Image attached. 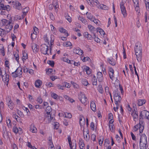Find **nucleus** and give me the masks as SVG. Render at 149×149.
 <instances>
[{"mask_svg": "<svg viewBox=\"0 0 149 149\" xmlns=\"http://www.w3.org/2000/svg\"><path fill=\"white\" fill-rule=\"evenodd\" d=\"M109 127L111 131L112 132H113L114 131L113 128H114V125H109Z\"/></svg>", "mask_w": 149, "mask_h": 149, "instance_id": "55", "label": "nucleus"}, {"mask_svg": "<svg viewBox=\"0 0 149 149\" xmlns=\"http://www.w3.org/2000/svg\"><path fill=\"white\" fill-rule=\"evenodd\" d=\"M65 116L68 118H71L72 117V115L70 113H67L65 114Z\"/></svg>", "mask_w": 149, "mask_h": 149, "instance_id": "63", "label": "nucleus"}, {"mask_svg": "<svg viewBox=\"0 0 149 149\" xmlns=\"http://www.w3.org/2000/svg\"><path fill=\"white\" fill-rule=\"evenodd\" d=\"M84 70L86 72V74H87L89 75L91 73V70L90 69L89 67L86 66L85 68H84Z\"/></svg>", "mask_w": 149, "mask_h": 149, "instance_id": "30", "label": "nucleus"}, {"mask_svg": "<svg viewBox=\"0 0 149 149\" xmlns=\"http://www.w3.org/2000/svg\"><path fill=\"white\" fill-rule=\"evenodd\" d=\"M18 114L21 117H24V115L23 113L20 111L18 110L17 111Z\"/></svg>", "mask_w": 149, "mask_h": 149, "instance_id": "53", "label": "nucleus"}, {"mask_svg": "<svg viewBox=\"0 0 149 149\" xmlns=\"http://www.w3.org/2000/svg\"><path fill=\"white\" fill-rule=\"evenodd\" d=\"M12 74L13 75V77L14 78H15L18 76H19L20 75L18 74L15 71L14 72H13L12 73Z\"/></svg>", "mask_w": 149, "mask_h": 149, "instance_id": "48", "label": "nucleus"}, {"mask_svg": "<svg viewBox=\"0 0 149 149\" xmlns=\"http://www.w3.org/2000/svg\"><path fill=\"white\" fill-rule=\"evenodd\" d=\"M63 86L65 87L69 88L70 87V85L69 83L64 82L63 83Z\"/></svg>", "mask_w": 149, "mask_h": 149, "instance_id": "54", "label": "nucleus"}, {"mask_svg": "<svg viewBox=\"0 0 149 149\" xmlns=\"http://www.w3.org/2000/svg\"><path fill=\"white\" fill-rule=\"evenodd\" d=\"M147 142L146 141L144 143L143 141H140V149H146L147 148Z\"/></svg>", "mask_w": 149, "mask_h": 149, "instance_id": "9", "label": "nucleus"}, {"mask_svg": "<svg viewBox=\"0 0 149 149\" xmlns=\"http://www.w3.org/2000/svg\"><path fill=\"white\" fill-rule=\"evenodd\" d=\"M58 3L57 2H56L54 4H51L49 6V9H52L54 8V9H56L57 8H58Z\"/></svg>", "mask_w": 149, "mask_h": 149, "instance_id": "10", "label": "nucleus"}, {"mask_svg": "<svg viewBox=\"0 0 149 149\" xmlns=\"http://www.w3.org/2000/svg\"><path fill=\"white\" fill-rule=\"evenodd\" d=\"M63 45L64 46L66 47L71 46H72V44L71 42L69 41L66 42H65L63 43Z\"/></svg>", "mask_w": 149, "mask_h": 149, "instance_id": "39", "label": "nucleus"}, {"mask_svg": "<svg viewBox=\"0 0 149 149\" xmlns=\"http://www.w3.org/2000/svg\"><path fill=\"white\" fill-rule=\"evenodd\" d=\"M14 5V8L17 9H22L21 4L18 2L13 1L12 2Z\"/></svg>", "mask_w": 149, "mask_h": 149, "instance_id": "8", "label": "nucleus"}, {"mask_svg": "<svg viewBox=\"0 0 149 149\" xmlns=\"http://www.w3.org/2000/svg\"><path fill=\"white\" fill-rule=\"evenodd\" d=\"M41 51L42 52L45 54H47V52L48 50V47L45 44H43L41 46Z\"/></svg>", "mask_w": 149, "mask_h": 149, "instance_id": "5", "label": "nucleus"}, {"mask_svg": "<svg viewBox=\"0 0 149 149\" xmlns=\"http://www.w3.org/2000/svg\"><path fill=\"white\" fill-rule=\"evenodd\" d=\"M45 116L46 118H47L49 122H50L51 120L53 119V116L52 115L51 113H46L45 114Z\"/></svg>", "mask_w": 149, "mask_h": 149, "instance_id": "17", "label": "nucleus"}, {"mask_svg": "<svg viewBox=\"0 0 149 149\" xmlns=\"http://www.w3.org/2000/svg\"><path fill=\"white\" fill-rule=\"evenodd\" d=\"M47 63L50 65L52 67L54 66V63L53 61L48 60L47 61Z\"/></svg>", "mask_w": 149, "mask_h": 149, "instance_id": "43", "label": "nucleus"}, {"mask_svg": "<svg viewBox=\"0 0 149 149\" xmlns=\"http://www.w3.org/2000/svg\"><path fill=\"white\" fill-rule=\"evenodd\" d=\"M78 98L81 102L85 105L86 104L87 99L85 94L83 92H80Z\"/></svg>", "mask_w": 149, "mask_h": 149, "instance_id": "3", "label": "nucleus"}, {"mask_svg": "<svg viewBox=\"0 0 149 149\" xmlns=\"http://www.w3.org/2000/svg\"><path fill=\"white\" fill-rule=\"evenodd\" d=\"M90 127L91 130H94L95 124L94 123L92 122L91 123L90 125Z\"/></svg>", "mask_w": 149, "mask_h": 149, "instance_id": "62", "label": "nucleus"}, {"mask_svg": "<svg viewBox=\"0 0 149 149\" xmlns=\"http://www.w3.org/2000/svg\"><path fill=\"white\" fill-rule=\"evenodd\" d=\"M63 60L64 62H66L69 63H70L71 64L72 63L71 62H73V61H71V60L68 59V58L66 57H63Z\"/></svg>", "mask_w": 149, "mask_h": 149, "instance_id": "35", "label": "nucleus"}, {"mask_svg": "<svg viewBox=\"0 0 149 149\" xmlns=\"http://www.w3.org/2000/svg\"><path fill=\"white\" fill-rule=\"evenodd\" d=\"M68 139L69 142V143L70 145L71 149H73V146H72V143L71 141V139L70 136H68Z\"/></svg>", "mask_w": 149, "mask_h": 149, "instance_id": "36", "label": "nucleus"}, {"mask_svg": "<svg viewBox=\"0 0 149 149\" xmlns=\"http://www.w3.org/2000/svg\"><path fill=\"white\" fill-rule=\"evenodd\" d=\"M1 77L2 78L3 81L5 82L6 84L7 85L8 84V82L9 81V76L8 75L6 71L5 72V73L3 75H2Z\"/></svg>", "mask_w": 149, "mask_h": 149, "instance_id": "4", "label": "nucleus"}, {"mask_svg": "<svg viewBox=\"0 0 149 149\" xmlns=\"http://www.w3.org/2000/svg\"><path fill=\"white\" fill-rule=\"evenodd\" d=\"M146 101L144 100H139L138 101L137 104L139 106H141L146 103Z\"/></svg>", "mask_w": 149, "mask_h": 149, "instance_id": "28", "label": "nucleus"}, {"mask_svg": "<svg viewBox=\"0 0 149 149\" xmlns=\"http://www.w3.org/2000/svg\"><path fill=\"white\" fill-rule=\"evenodd\" d=\"M23 56L22 57V60L24 61V60L25 61L26 59L28 58L27 54L25 52L23 53Z\"/></svg>", "mask_w": 149, "mask_h": 149, "instance_id": "44", "label": "nucleus"}, {"mask_svg": "<svg viewBox=\"0 0 149 149\" xmlns=\"http://www.w3.org/2000/svg\"><path fill=\"white\" fill-rule=\"evenodd\" d=\"M78 19L81 21L84 24H86L87 22L86 20L83 17H81L80 16H79V17H78Z\"/></svg>", "mask_w": 149, "mask_h": 149, "instance_id": "34", "label": "nucleus"}, {"mask_svg": "<svg viewBox=\"0 0 149 149\" xmlns=\"http://www.w3.org/2000/svg\"><path fill=\"white\" fill-rule=\"evenodd\" d=\"M6 123L8 127H11L12 126V123L10 119H8L7 120Z\"/></svg>", "mask_w": 149, "mask_h": 149, "instance_id": "41", "label": "nucleus"}, {"mask_svg": "<svg viewBox=\"0 0 149 149\" xmlns=\"http://www.w3.org/2000/svg\"><path fill=\"white\" fill-rule=\"evenodd\" d=\"M141 124V123H140V121H139V124H137L134 126V127L136 129L134 130L135 131H136L137 130L139 129V127H140Z\"/></svg>", "mask_w": 149, "mask_h": 149, "instance_id": "51", "label": "nucleus"}, {"mask_svg": "<svg viewBox=\"0 0 149 149\" xmlns=\"http://www.w3.org/2000/svg\"><path fill=\"white\" fill-rule=\"evenodd\" d=\"M122 14L124 17H125L127 15L126 10H121Z\"/></svg>", "mask_w": 149, "mask_h": 149, "instance_id": "58", "label": "nucleus"}, {"mask_svg": "<svg viewBox=\"0 0 149 149\" xmlns=\"http://www.w3.org/2000/svg\"><path fill=\"white\" fill-rule=\"evenodd\" d=\"M73 52L74 53L78 54L80 56L83 53V51L82 50L80 49L79 50L76 48L74 49Z\"/></svg>", "mask_w": 149, "mask_h": 149, "instance_id": "15", "label": "nucleus"}, {"mask_svg": "<svg viewBox=\"0 0 149 149\" xmlns=\"http://www.w3.org/2000/svg\"><path fill=\"white\" fill-rule=\"evenodd\" d=\"M140 141H143L144 143L147 141V138L144 134H142L141 135Z\"/></svg>", "mask_w": 149, "mask_h": 149, "instance_id": "20", "label": "nucleus"}, {"mask_svg": "<svg viewBox=\"0 0 149 149\" xmlns=\"http://www.w3.org/2000/svg\"><path fill=\"white\" fill-rule=\"evenodd\" d=\"M32 48L34 52H37L39 50L38 47L37 45L34 44L32 46Z\"/></svg>", "mask_w": 149, "mask_h": 149, "instance_id": "19", "label": "nucleus"}, {"mask_svg": "<svg viewBox=\"0 0 149 149\" xmlns=\"http://www.w3.org/2000/svg\"><path fill=\"white\" fill-rule=\"evenodd\" d=\"M44 39L45 42H47L48 44H49V41L48 40V38L47 37V35H45L44 36Z\"/></svg>", "mask_w": 149, "mask_h": 149, "instance_id": "50", "label": "nucleus"}, {"mask_svg": "<svg viewBox=\"0 0 149 149\" xmlns=\"http://www.w3.org/2000/svg\"><path fill=\"white\" fill-rule=\"evenodd\" d=\"M13 18L15 20L17 21L21 19V18L20 16L17 15H15V17H13Z\"/></svg>", "mask_w": 149, "mask_h": 149, "instance_id": "56", "label": "nucleus"}, {"mask_svg": "<svg viewBox=\"0 0 149 149\" xmlns=\"http://www.w3.org/2000/svg\"><path fill=\"white\" fill-rule=\"evenodd\" d=\"M86 14L87 16V18L91 21H93V16L90 13L87 12L86 13Z\"/></svg>", "mask_w": 149, "mask_h": 149, "instance_id": "26", "label": "nucleus"}, {"mask_svg": "<svg viewBox=\"0 0 149 149\" xmlns=\"http://www.w3.org/2000/svg\"><path fill=\"white\" fill-rule=\"evenodd\" d=\"M141 124L140 127H139V132L140 133H142L143 132V130L144 129V126L143 124V122H141Z\"/></svg>", "mask_w": 149, "mask_h": 149, "instance_id": "38", "label": "nucleus"}, {"mask_svg": "<svg viewBox=\"0 0 149 149\" xmlns=\"http://www.w3.org/2000/svg\"><path fill=\"white\" fill-rule=\"evenodd\" d=\"M97 32H99L101 35H104L105 33L103 30L100 28H97Z\"/></svg>", "mask_w": 149, "mask_h": 149, "instance_id": "33", "label": "nucleus"}, {"mask_svg": "<svg viewBox=\"0 0 149 149\" xmlns=\"http://www.w3.org/2000/svg\"><path fill=\"white\" fill-rule=\"evenodd\" d=\"M8 105L9 108L11 109H13L14 108V104L11 99H9L8 102Z\"/></svg>", "mask_w": 149, "mask_h": 149, "instance_id": "14", "label": "nucleus"}, {"mask_svg": "<svg viewBox=\"0 0 149 149\" xmlns=\"http://www.w3.org/2000/svg\"><path fill=\"white\" fill-rule=\"evenodd\" d=\"M51 29L52 31L53 32V33L54 34H55L56 33V28L53 25H51Z\"/></svg>", "mask_w": 149, "mask_h": 149, "instance_id": "40", "label": "nucleus"}, {"mask_svg": "<svg viewBox=\"0 0 149 149\" xmlns=\"http://www.w3.org/2000/svg\"><path fill=\"white\" fill-rule=\"evenodd\" d=\"M134 3V6L135 9L139 8V0H132Z\"/></svg>", "mask_w": 149, "mask_h": 149, "instance_id": "24", "label": "nucleus"}, {"mask_svg": "<svg viewBox=\"0 0 149 149\" xmlns=\"http://www.w3.org/2000/svg\"><path fill=\"white\" fill-rule=\"evenodd\" d=\"M88 28L89 30L93 33H95L94 31H95V28L91 25H89L88 26Z\"/></svg>", "mask_w": 149, "mask_h": 149, "instance_id": "29", "label": "nucleus"}, {"mask_svg": "<svg viewBox=\"0 0 149 149\" xmlns=\"http://www.w3.org/2000/svg\"><path fill=\"white\" fill-rule=\"evenodd\" d=\"M45 85L48 87H52L54 86V84L50 82H46Z\"/></svg>", "mask_w": 149, "mask_h": 149, "instance_id": "46", "label": "nucleus"}, {"mask_svg": "<svg viewBox=\"0 0 149 149\" xmlns=\"http://www.w3.org/2000/svg\"><path fill=\"white\" fill-rule=\"evenodd\" d=\"M90 107L91 109L94 111H96V105L95 102L93 101L91 102Z\"/></svg>", "mask_w": 149, "mask_h": 149, "instance_id": "22", "label": "nucleus"}, {"mask_svg": "<svg viewBox=\"0 0 149 149\" xmlns=\"http://www.w3.org/2000/svg\"><path fill=\"white\" fill-rule=\"evenodd\" d=\"M36 35L35 34V33L34 32H33V33H31V38L32 40L33 39H34L36 37Z\"/></svg>", "mask_w": 149, "mask_h": 149, "instance_id": "52", "label": "nucleus"}, {"mask_svg": "<svg viewBox=\"0 0 149 149\" xmlns=\"http://www.w3.org/2000/svg\"><path fill=\"white\" fill-rule=\"evenodd\" d=\"M6 34H5L4 30L0 28V36L2 38H4Z\"/></svg>", "mask_w": 149, "mask_h": 149, "instance_id": "31", "label": "nucleus"}, {"mask_svg": "<svg viewBox=\"0 0 149 149\" xmlns=\"http://www.w3.org/2000/svg\"><path fill=\"white\" fill-rule=\"evenodd\" d=\"M15 72L18 74L20 76L22 74V68L21 67H19L15 70Z\"/></svg>", "mask_w": 149, "mask_h": 149, "instance_id": "25", "label": "nucleus"}, {"mask_svg": "<svg viewBox=\"0 0 149 149\" xmlns=\"http://www.w3.org/2000/svg\"><path fill=\"white\" fill-rule=\"evenodd\" d=\"M57 86L59 89H61L62 90L64 89V86H61L59 84H58L57 85Z\"/></svg>", "mask_w": 149, "mask_h": 149, "instance_id": "60", "label": "nucleus"}, {"mask_svg": "<svg viewBox=\"0 0 149 149\" xmlns=\"http://www.w3.org/2000/svg\"><path fill=\"white\" fill-rule=\"evenodd\" d=\"M79 146H84L85 145L83 142V141L82 139H79Z\"/></svg>", "mask_w": 149, "mask_h": 149, "instance_id": "47", "label": "nucleus"}, {"mask_svg": "<svg viewBox=\"0 0 149 149\" xmlns=\"http://www.w3.org/2000/svg\"><path fill=\"white\" fill-rule=\"evenodd\" d=\"M14 56L15 57V60L18 62H19V56L18 54L16 53L14 54Z\"/></svg>", "mask_w": 149, "mask_h": 149, "instance_id": "61", "label": "nucleus"}, {"mask_svg": "<svg viewBox=\"0 0 149 149\" xmlns=\"http://www.w3.org/2000/svg\"><path fill=\"white\" fill-rule=\"evenodd\" d=\"M42 84V81L40 79L37 80L35 83V86L36 87L38 88H39L40 87Z\"/></svg>", "mask_w": 149, "mask_h": 149, "instance_id": "16", "label": "nucleus"}, {"mask_svg": "<svg viewBox=\"0 0 149 149\" xmlns=\"http://www.w3.org/2000/svg\"><path fill=\"white\" fill-rule=\"evenodd\" d=\"M134 51L137 60L139 62L141 61L142 56V50L141 45L140 43H137L136 44Z\"/></svg>", "mask_w": 149, "mask_h": 149, "instance_id": "2", "label": "nucleus"}, {"mask_svg": "<svg viewBox=\"0 0 149 149\" xmlns=\"http://www.w3.org/2000/svg\"><path fill=\"white\" fill-rule=\"evenodd\" d=\"M113 98L115 104L116 106V109L119 108L120 104L121 103V98L120 94L118 89L114 90L113 92Z\"/></svg>", "mask_w": 149, "mask_h": 149, "instance_id": "1", "label": "nucleus"}, {"mask_svg": "<svg viewBox=\"0 0 149 149\" xmlns=\"http://www.w3.org/2000/svg\"><path fill=\"white\" fill-rule=\"evenodd\" d=\"M63 97L65 99L67 100H68L71 102L72 103L74 102V100L73 99L71 98L70 97L66 95H64Z\"/></svg>", "mask_w": 149, "mask_h": 149, "instance_id": "27", "label": "nucleus"}, {"mask_svg": "<svg viewBox=\"0 0 149 149\" xmlns=\"http://www.w3.org/2000/svg\"><path fill=\"white\" fill-rule=\"evenodd\" d=\"M83 36L88 40H91L92 38V36L87 32H85L83 33Z\"/></svg>", "mask_w": 149, "mask_h": 149, "instance_id": "18", "label": "nucleus"}, {"mask_svg": "<svg viewBox=\"0 0 149 149\" xmlns=\"http://www.w3.org/2000/svg\"><path fill=\"white\" fill-rule=\"evenodd\" d=\"M59 31L61 32L64 33L66 34V36L67 37L68 35L69 34L68 33L67 31L63 29V28L61 27L59 28Z\"/></svg>", "mask_w": 149, "mask_h": 149, "instance_id": "23", "label": "nucleus"}, {"mask_svg": "<svg viewBox=\"0 0 149 149\" xmlns=\"http://www.w3.org/2000/svg\"><path fill=\"white\" fill-rule=\"evenodd\" d=\"M13 17L10 18V20H8L6 19H4L2 20L1 22L2 23V24L3 26H5L7 24H8L11 23L12 22L11 19Z\"/></svg>", "mask_w": 149, "mask_h": 149, "instance_id": "11", "label": "nucleus"}, {"mask_svg": "<svg viewBox=\"0 0 149 149\" xmlns=\"http://www.w3.org/2000/svg\"><path fill=\"white\" fill-rule=\"evenodd\" d=\"M97 77L99 82H101L103 79V77L102 72H98L97 74Z\"/></svg>", "mask_w": 149, "mask_h": 149, "instance_id": "12", "label": "nucleus"}, {"mask_svg": "<svg viewBox=\"0 0 149 149\" xmlns=\"http://www.w3.org/2000/svg\"><path fill=\"white\" fill-rule=\"evenodd\" d=\"M48 149H55V148L53 144H49Z\"/></svg>", "mask_w": 149, "mask_h": 149, "instance_id": "64", "label": "nucleus"}, {"mask_svg": "<svg viewBox=\"0 0 149 149\" xmlns=\"http://www.w3.org/2000/svg\"><path fill=\"white\" fill-rule=\"evenodd\" d=\"M13 132L17 134V133H19V130L15 126L13 127Z\"/></svg>", "mask_w": 149, "mask_h": 149, "instance_id": "42", "label": "nucleus"}, {"mask_svg": "<svg viewBox=\"0 0 149 149\" xmlns=\"http://www.w3.org/2000/svg\"><path fill=\"white\" fill-rule=\"evenodd\" d=\"M143 115L142 114V111H141L140 113V116H139V121H140V123L141 122H143L142 120V117Z\"/></svg>", "mask_w": 149, "mask_h": 149, "instance_id": "57", "label": "nucleus"}, {"mask_svg": "<svg viewBox=\"0 0 149 149\" xmlns=\"http://www.w3.org/2000/svg\"><path fill=\"white\" fill-rule=\"evenodd\" d=\"M92 84L94 85H97V79L95 76H93L92 79Z\"/></svg>", "mask_w": 149, "mask_h": 149, "instance_id": "37", "label": "nucleus"}, {"mask_svg": "<svg viewBox=\"0 0 149 149\" xmlns=\"http://www.w3.org/2000/svg\"><path fill=\"white\" fill-rule=\"evenodd\" d=\"M4 2L3 0H0V9H10V6L9 5H4L3 2Z\"/></svg>", "mask_w": 149, "mask_h": 149, "instance_id": "6", "label": "nucleus"}, {"mask_svg": "<svg viewBox=\"0 0 149 149\" xmlns=\"http://www.w3.org/2000/svg\"><path fill=\"white\" fill-rule=\"evenodd\" d=\"M5 29H4V31L5 32V34L8 33L10 32L11 30L12 29L13 26L11 25V23L7 24L5 26Z\"/></svg>", "mask_w": 149, "mask_h": 149, "instance_id": "7", "label": "nucleus"}, {"mask_svg": "<svg viewBox=\"0 0 149 149\" xmlns=\"http://www.w3.org/2000/svg\"><path fill=\"white\" fill-rule=\"evenodd\" d=\"M107 62L112 65H115L116 64V62L112 58L111 59L109 58L107 59Z\"/></svg>", "mask_w": 149, "mask_h": 149, "instance_id": "21", "label": "nucleus"}, {"mask_svg": "<svg viewBox=\"0 0 149 149\" xmlns=\"http://www.w3.org/2000/svg\"><path fill=\"white\" fill-rule=\"evenodd\" d=\"M51 96L52 98L54 99H57V97H58V95L54 93H52L51 94Z\"/></svg>", "mask_w": 149, "mask_h": 149, "instance_id": "59", "label": "nucleus"}, {"mask_svg": "<svg viewBox=\"0 0 149 149\" xmlns=\"http://www.w3.org/2000/svg\"><path fill=\"white\" fill-rule=\"evenodd\" d=\"M65 15L66 19H67L69 22H71L72 21V19L71 17L68 15V14L66 13H65Z\"/></svg>", "mask_w": 149, "mask_h": 149, "instance_id": "32", "label": "nucleus"}, {"mask_svg": "<svg viewBox=\"0 0 149 149\" xmlns=\"http://www.w3.org/2000/svg\"><path fill=\"white\" fill-rule=\"evenodd\" d=\"M52 109L50 106H47L46 108L47 113H51Z\"/></svg>", "mask_w": 149, "mask_h": 149, "instance_id": "45", "label": "nucleus"}, {"mask_svg": "<svg viewBox=\"0 0 149 149\" xmlns=\"http://www.w3.org/2000/svg\"><path fill=\"white\" fill-rule=\"evenodd\" d=\"M37 101L40 104L42 102V100L40 96H39L37 97Z\"/></svg>", "mask_w": 149, "mask_h": 149, "instance_id": "49", "label": "nucleus"}, {"mask_svg": "<svg viewBox=\"0 0 149 149\" xmlns=\"http://www.w3.org/2000/svg\"><path fill=\"white\" fill-rule=\"evenodd\" d=\"M131 114L133 116L134 120L135 121H136L138 120L139 117L137 111H135V113L133 112V113H132Z\"/></svg>", "mask_w": 149, "mask_h": 149, "instance_id": "13", "label": "nucleus"}]
</instances>
